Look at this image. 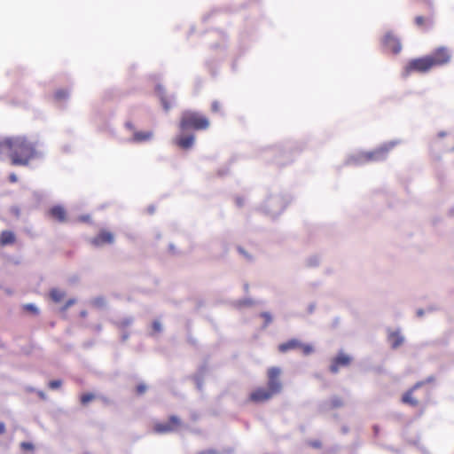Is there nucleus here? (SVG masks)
Returning <instances> with one entry per match:
<instances>
[{
	"label": "nucleus",
	"mask_w": 454,
	"mask_h": 454,
	"mask_svg": "<svg viewBox=\"0 0 454 454\" xmlns=\"http://www.w3.org/2000/svg\"><path fill=\"white\" fill-rule=\"evenodd\" d=\"M37 157L36 145L25 136L0 137V160L10 159L13 166H27Z\"/></svg>",
	"instance_id": "f257e3e1"
},
{
	"label": "nucleus",
	"mask_w": 454,
	"mask_h": 454,
	"mask_svg": "<svg viewBox=\"0 0 454 454\" xmlns=\"http://www.w3.org/2000/svg\"><path fill=\"white\" fill-rule=\"evenodd\" d=\"M400 143L398 139L385 142L373 151H356L351 153L344 164L352 167H360L371 162H378L387 159L390 150Z\"/></svg>",
	"instance_id": "f03ea898"
},
{
	"label": "nucleus",
	"mask_w": 454,
	"mask_h": 454,
	"mask_svg": "<svg viewBox=\"0 0 454 454\" xmlns=\"http://www.w3.org/2000/svg\"><path fill=\"white\" fill-rule=\"evenodd\" d=\"M209 124L207 118L198 112L185 110L182 114L181 122H179V129L184 134L192 129L195 130L206 129Z\"/></svg>",
	"instance_id": "7ed1b4c3"
},
{
	"label": "nucleus",
	"mask_w": 454,
	"mask_h": 454,
	"mask_svg": "<svg viewBox=\"0 0 454 454\" xmlns=\"http://www.w3.org/2000/svg\"><path fill=\"white\" fill-rule=\"evenodd\" d=\"M289 201V198L283 194L270 195L262 203L261 210L268 216L277 217L283 213Z\"/></svg>",
	"instance_id": "20e7f679"
},
{
	"label": "nucleus",
	"mask_w": 454,
	"mask_h": 454,
	"mask_svg": "<svg viewBox=\"0 0 454 454\" xmlns=\"http://www.w3.org/2000/svg\"><path fill=\"white\" fill-rule=\"evenodd\" d=\"M426 57L432 61L433 67H441L450 62L452 54L448 47L440 46Z\"/></svg>",
	"instance_id": "39448f33"
},
{
	"label": "nucleus",
	"mask_w": 454,
	"mask_h": 454,
	"mask_svg": "<svg viewBox=\"0 0 454 454\" xmlns=\"http://www.w3.org/2000/svg\"><path fill=\"white\" fill-rule=\"evenodd\" d=\"M433 68L432 61L426 56L410 60L405 66L403 76L406 77L413 72L426 73Z\"/></svg>",
	"instance_id": "423d86ee"
},
{
	"label": "nucleus",
	"mask_w": 454,
	"mask_h": 454,
	"mask_svg": "<svg viewBox=\"0 0 454 454\" xmlns=\"http://www.w3.org/2000/svg\"><path fill=\"white\" fill-rule=\"evenodd\" d=\"M433 149H442L452 155L454 162V135L447 132H439L435 140L432 142Z\"/></svg>",
	"instance_id": "0eeeda50"
},
{
	"label": "nucleus",
	"mask_w": 454,
	"mask_h": 454,
	"mask_svg": "<svg viewBox=\"0 0 454 454\" xmlns=\"http://www.w3.org/2000/svg\"><path fill=\"white\" fill-rule=\"evenodd\" d=\"M280 369L278 367H270L268 371V390L274 394L281 391V383L278 380Z\"/></svg>",
	"instance_id": "6e6552de"
},
{
	"label": "nucleus",
	"mask_w": 454,
	"mask_h": 454,
	"mask_svg": "<svg viewBox=\"0 0 454 454\" xmlns=\"http://www.w3.org/2000/svg\"><path fill=\"white\" fill-rule=\"evenodd\" d=\"M383 45L387 50L392 51L395 54L401 52L403 48L399 39L390 32L387 33L384 36Z\"/></svg>",
	"instance_id": "1a4fd4ad"
},
{
	"label": "nucleus",
	"mask_w": 454,
	"mask_h": 454,
	"mask_svg": "<svg viewBox=\"0 0 454 454\" xmlns=\"http://www.w3.org/2000/svg\"><path fill=\"white\" fill-rule=\"evenodd\" d=\"M433 380H434V377L433 376H429L424 381L416 382L412 388H411L409 391L405 392V394L403 396V402L404 403L411 404L413 407L417 406L418 405V401L416 399L412 398V391L416 390L417 388H419L425 383L433 382Z\"/></svg>",
	"instance_id": "9d476101"
},
{
	"label": "nucleus",
	"mask_w": 454,
	"mask_h": 454,
	"mask_svg": "<svg viewBox=\"0 0 454 454\" xmlns=\"http://www.w3.org/2000/svg\"><path fill=\"white\" fill-rule=\"evenodd\" d=\"M179 424V419L176 415L169 417L168 422L157 423L154 427V431L159 434L173 432L175 427Z\"/></svg>",
	"instance_id": "9b49d317"
},
{
	"label": "nucleus",
	"mask_w": 454,
	"mask_h": 454,
	"mask_svg": "<svg viewBox=\"0 0 454 454\" xmlns=\"http://www.w3.org/2000/svg\"><path fill=\"white\" fill-rule=\"evenodd\" d=\"M293 149V146L289 144L286 145L285 146H274V147H269L266 149V152H269V153H274L276 156V158L274 159V160L276 161V163H278V165H285L286 164V161L280 160L279 157H282V156H286V153H288L290 152V150Z\"/></svg>",
	"instance_id": "f8f14e48"
},
{
	"label": "nucleus",
	"mask_w": 454,
	"mask_h": 454,
	"mask_svg": "<svg viewBox=\"0 0 454 454\" xmlns=\"http://www.w3.org/2000/svg\"><path fill=\"white\" fill-rule=\"evenodd\" d=\"M155 92L159 97L161 106H163L164 110L169 111L173 106L172 101H175V98L173 96L169 98L167 97L164 87L160 84L156 85Z\"/></svg>",
	"instance_id": "ddd939ff"
},
{
	"label": "nucleus",
	"mask_w": 454,
	"mask_h": 454,
	"mask_svg": "<svg viewBox=\"0 0 454 454\" xmlns=\"http://www.w3.org/2000/svg\"><path fill=\"white\" fill-rule=\"evenodd\" d=\"M153 131H133L131 137L126 140V143H147L153 139Z\"/></svg>",
	"instance_id": "4468645a"
},
{
	"label": "nucleus",
	"mask_w": 454,
	"mask_h": 454,
	"mask_svg": "<svg viewBox=\"0 0 454 454\" xmlns=\"http://www.w3.org/2000/svg\"><path fill=\"white\" fill-rule=\"evenodd\" d=\"M195 137L193 134L177 135L175 143L183 150H189L194 145Z\"/></svg>",
	"instance_id": "2eb2a0df"
},
{
	"label": "nucleus",
	"mask_w": 454,
	"mask_h": 454,
	"mask_svg": "<svg viewBox=\"0 0 454 454\" xmlns=\"http://www.w3.org/2000/svg\"><path fill=\"white\" fill-rule=\"evenodd\" d=\"M350 363V356L340 353L337 357L333 358L330 365V371L332 373H338L339 367L348 366Z\"/></svg>",
	"instance_id": "dca6fc26"
},
{
	"label": "nucleus",
	"mask_w": 454,
	"mask_h": 454,
	"mask_svg": "<svg viewBox=\"0 0 454 454\" xmlns=\"http://www.w3.org/2000/svg\"><path fill=\"white\" fill-rule=\"evenodd\" d=\"M274 395V393L266 388L259 387L250 394L249 398L252 402L259 403L270 399Z\"/></svg>",
	"instance_id": "f3484780"
},
{
	"label": "nucleus",
	"mask_w": 454,
	"mask_h": 454,
	"mask_svg": "<svg viewBox=\"0 0 454 454\" xmlns=\"http://www.w3.org/2000/svg\"><path fill=\"white\" fill-rule=\"evenodd\" d=\"M114 242V235L112 232L102 231L92 239L91 243L95 247H100L105 243L111 244Z\"/></svg>",
	"instance_id": "a211bd4d"
},
{
	"label": "nucleus",
	"mask_w": 454,
	"mask_h": 454,
	"mask_svg": "<svg viewBox=\"0 0 454 454\" xmlns=\"http://www.w3.org/2000/svg\"><path fill=\"white\" fill-rule=\"evenodd\" d=\"M387 341L389 342L390 348H397L404 342V337L398 330L395 332H388Z\"/></svg>",
	"instance_id": "6ab92c4d"
},
{
	"label": "nucleus",
	"mask_w": 454,
	"mask_h": 454,
	"mask_svg": "<svg viewBox=\"0 0 454 454\" xmlns=\"http://www.w3.org/2000/svg\"><path fill=\"white\" fill-rule=\"evenodd\" d=\"M301 346H302V342L296 340V339H292V340H289L282 344H279L278 345V351L279 352H282V353H286L289 350H293L294 348H300Z\"/></svg>",
	"instance_id": "aec40b11"
},
{
	"label": "nucleus",
	"mask_w": 454,
	"mask_h": 454,
	"mask_svg": "<svg viewBox=\"0 0 454 454\" xmlns=\"http://www.w3.org/2000/svg\"><path fill=\"white\" fill-rule=\"evenodd\" d=\"M59 111L66 108L65 102H67L70 96V90L68 88H59Z\"/></svg>",
	"instance_id": "412c9836"
},
{
	"label": "nucleus",
	"mask_w": 454,
	"mask_h": 454,
	"mask_svg": "<svg viewBox=\"0 0 454 454\" xmlns=\"http://www.w3.org/2000/svg\"><path fill=\"white\" fill-rule=\"evenodd\" d=\"M206 373V366H200V368L198 369L197 373L194 374V382L196 384V387L198 391H202L203 387V377Z\"/></svg>",
	"instance_id": "4be33fe9"
},
{
	"label": "nucleus",
	"mask_w": 454,
	"mask_h": 454,
	"mask_svg": "<svg viewBox=\"0 0 454 454\" xmlns=\"http://www.w3.org/2000/svg\"><path fill=\"white\" fill-rule=\"evenodd\" d=\"M15 241V235L10 231H4L0 236V244L3 246L11 245Z\"/></svg>",
	"instance_id": "5701e85b"
},
{
	"label": "nucleus",
	"mask_w": 454,
	"mask_h": 454,
	"mask_svg": "<svg viewBox=\"0 0 454 454\" xmlns=\"http://www.w3.org/2000/svg\"><path fill=\"white\" fill-rule=\"evenodd\" d=\"M114 324L121 330H125L126 327H129L133 324V317L131 316L124 317L121 320L114 322Z\"/></svg>",
	"instance_id": "b1692460"
},
{
	"label": "nucleus",
	"mask_w": 454,
	"mask_h": 454,
	"mask_svg": "<svg viewBox=\"0 0 454 454\" xmlns=\"http://www.w3.org/2000/svg\"><path fill=\"white\" fill-rule=\"evenodd\" d=\"M91 305L94 308L103 309L106 307V300L102 296H98L90 301Z\"/></svg>",
	"instance_id": "393cba45"
},
{
	"label": "nucleus",
	"mask_w": 454,
	"mask_h": 454,
	"mask_svg": "<svg viewBox=\"0 0 454 454\" xmlns=\"http://www.w3.org/2000/svg\"><path fill=\"white\" fill-rule=\"evenodd\" d=\"M23 309L32 313L34 316H37L39 314V309L35 304L27 303L23 305Z\"/></svg>",
	"instance_id": "a878e982"
},
{
	"label": "nucleus",
	"mask_w": 454,
	"mask_h": 454,
	"mask_svg": "<svg viewBox=\"0 0 454 454\" xmlns=\"http://www.w3.org/2000/svg\"><path fill=\"white\" fill-rule=\"evenodd\" d=\"M330 408H339L343 405L342 400L340 397L338 396H333L330 400Z\"/></svg>",
	"instance_id": "bb28decb"
},
{
	"label": "nucleus",
	"mask_w": 454,
	"mask_h": 454,
	"mask_svg": "<svg viewBox=\"0 0 454 454\" xmlns=\"http://www.w3.org/2000/svg\"><path fill=\"white\" fill-rule=\"evenodd\" d=\"M260 317L264 318V325H262V328H266L272 321V316L267 311L261 312Z\"/></svg>",
	"instance_id": "cd10ccee"
},
{
	"label": "nucleus",
	"mask_w": 454,
	"mask_h": 454,
	"mask_svg": "<svg viewBox=\"0 0 454 454\" xmlns=\"http://www.w3.org/2000/svg\"><path fill=\"white\" fill-rule=\"evenodd\" d=\"M94 398V395L91 393H86L82 395V397H80V401H82V404H87L89 402H90Z\"/></svg>",
	"instance_id": "c85d7f7f"
},
{
	"label": "nucleus",
	"mask_w": 454,
	"mask_h": 454,
	"mask_svg": "<svg viewBox=\"0 0 454 454\" xmlns=\"http://www.w3.org/2000/svg\"><path fill=\"white\" fill-rule=\"evenodd\" d=\"M20 448L22 450H29V451H33L35 449L34 444L30 442H22L20 443Z\"/></svg>",
	"instance_id": "c756f323"
},
{
	"label": "nucleus",
	"mask_w": 454,
	"mask_h": 454,
	"mask_svg": "<svg viewBox=\"0 0 454 454\" xmlns=\"http://www.w3.org/2000/svg\"><path fill=\"white\" fill-rule=\"evenodd\" d=\"M75 302H76V299L75 298H69L67 300V301L66 302V304L64 305V307L59 309V312H63L64 310H66L67 308H69L70 306H72Z\"/></svg>",
	"instance_id": "7c9ffc66"
},
{
	"label": "nucleus",
	"mask_w": 454,
	"mask_h": 454,
	"mask_svg": "<svg viewBox=\"0 0 454 454\" xmlns=\"http://www.w3.org/2000/svg\"><path fill=\"white\" fill-rule=\"evenodd\" d=\"M66 220V209L64 207L59 205V223Z\"/></svg>",
	"instance_id": "2f4dec72"
},
{
	"label": "nucleus",
	"mask_w": 454,
	"mask_h": 454,
	"mask_svg": "<svg viewBox=\"0 0 454 454\" xmlns=\"http://www.w3.org/2000/svg\"><path fill=\"white\" fill-rule=\"evenodd\" d=\"M300 348H302V351H303V354L305 356H309L312 353L313 351V348L311 345H309V344H303L302 343V346H301Z\"/></svg>",
	"instance_id": "473e14b6"
},
{
	"label": "nucleus",
	"mask_w": 454,
	"mask_h": 454,
	"mask_svg": "<svg viewBox=\"0 0 454 454\" xmlns=\"http://www.w3.org/2000/svg\"><path fill=\"white\" fill-rule=\"evenodd\" d=\"M252 302H253L252 299L245 298V299L239 300L238 305H239V307H245V306L251 305Z\"/></svg>",
	"instance_id": "72a5a7b5"
},
{
	"label": "nucleus",
	"mask_w": 454,
	"mask_h": 454,
	"mask_svg": "<svg viewBox=\"0 0 454 454\" xmlns=\"http://www.w3.org/2000/svg\"><path fill=\"white\" fill-rule=\"evenodd\" d=\"M152 329L154 331V333H160L161 332V324L155 320L152 323Z\"/></svg>",
	"instance_id": "f704fd0d"
},
{
	"label": "nucleus",
	"mask_w": 454,
	"mask_h": 454,
	"mask_svg": "<svg viewBox=\"0 0 454 454\" xmlns=\"http://www.w3.org/2000/svg\"><path fill=\"white\" fill-rule=\"evenodd\" d=\"M318 264V258L316 256L309 258L307 260V265L309 267H316Z\"/></svg>",
	"instance_id": "c9c22d12"
},
{
	"label": "nucleus",
	"mask_w": 454,
	"mask_h": 454,
	"mask_svg": "<svg viewBox=\"0 0 454 454\" xmlns=\"http://www.w3.org/2000/svg\"><path fill=\"white\" fill-rule=\"evenodd\" d=\"M146 390H147V386L144 383H140L137 387V392L139 395L145 393Z\"/></svg>",
	"instance_id": "e433bc0d"
},
{
	"label": "nucleus",
	"mask_w": 454,
	"mask_h": 454,
	"mask_svg": "<svg viewBox=\"0 0 454 454\" xmlns=\"http://www.w3.org/2000/svg\"><path fill=\"white\" fill-rule=\"evenodd\" d=\"M238 251L240 254H242L245 258H247V260H250L251 259V256L249 255V254L247 253V250H245L243 247H238Z\"/></svg>",
	"instance_id": "4c0bfd02"
},
{
	"label": "nucleus",
	"mask_w": 454,
	"mask_h": 454,
	"mask_svg": "<svg viewBox=\"0 0 454 454\" xmlns=\"http://www.w3.org/2000/svg\"><path fill=\"white\" fill-rule=\"evenodd\" d=\"M309 445L312 446L315 449H319L322 447V443L318 440H313L309 442Z\"/></svg>",
	"instance_id": "58836bf2"
},
{
	"label": "nucleus",
	"mask_w": 454,
	"mask_h": 454,
	"mask_svg": "<svg viewBox=\"0 0 454 454\" xmlns=\"http://www.w3.org/2000/svg\"><path fill=\"white\" fill-rule=\"evenodd\" d=\"M212 111L218 112L220 111V104L218 101H213L212 103Z\"/></svg>",
	"instance_id": "ea45409f"
},
{
	"label": "nucleus",
	"mask_w": 454,
	"mask_h": 454,
	"mask_svg": "<svg viewBox=\"0 0 454 454\" xmlns=\"http://www.w3.org/2000/svg\"><path fill=\"white\" fill-rule=\"evenodd\" d=\"M124 127L131 131H136L135 127L130 121H128L127 122H125Z\"/></svg>",
	"instance_id": "a19ab883"
},
{
	"label": "nucleus",
	"mask_w": 454,
	"mask_h": 454,
	"mask_svg": "<svg viewBox=\"0 0 454 454\" xmlns=\"http://www.w3.org/2000/svg\"><path fill=\"white\" fill-rule=\"evenodd\" d=\"M121 341H126V340H129V332H127V331L122 330V333H121Z\"/></svg>",
	"instance_id": "79ce46f5"
},
{
	"label": "nucleus",
	"mask_w": 454,
	"mask_h": 454,
	"mask_svg": "<svg viewBox=\"0 0 454 454\" xmlns=\"http://www.w3.org/2000/svg\"><path fill=\"white\" fill-rule=\"evenodd\" d=\"M50 298L57 302V289H53L50 292Z\"/></svg>",
	"instance_id": "37998d69"
},
{
	"label": "nucleus",
	"mask_w": 454,
	"mask_h": 454,
	"mask_svg": "<svg viewBox=\"0 0 454 454\" xmlns=\"http://www.w3.org/2000/svg\"><path fill=\"white\" fill-rule=\"evenodd\" d=\"M197 454H217L216 450L210 449L198 452Z\"/></svg>",
	"instance_id": "c03bdc74"
},
{
	"label": "nucleus",
	"mask_w": 454,
	"mask_h": 454,
	"mask_svg": "<svg viewBox=\"0 0 454 454\" xmlns=\"http://www.w3.org/2000/svg\"><path fill=\"white\" fill-rule=\"evenodd\" d=\"M424 22V18L422 16H419L415 18V23L417 26H421Z\"/></svg>",
	"instance_id": "a18cd8bd"
},
{
	"label": "nucleus",
	"mask_w": 454,
	"mask_h": 454,
	"mask_svg": "<svg viewBox=\"0 0 454 454\" xmlns=\"http://www.w3.org/2000/svg\"><path fill=\"white\" fill-rule=\"evenodd\" d=\"M78 220L82 223H89L90 222V215H85L82 216L78 217Z\"/></svg>",
	"instance_id": "49530a36"
},
{
	"label": "nucleus",
	"mask_w": 454,
	"mask_h": 454,
	"mask_svg": "<svg viewBox=\"0 0 454 454\" xmlns=\"http://www.w3.org/2000/svg\"><path fill=\"white\" fill-rule=\"evenodd\" d=\"M50 214L51 216L57 217V207H51Z\"/></svg>",
	"instance_id": "de8ad7c7"
},
{
	"label": "nucleus",
	"mask_w": 454,
	"mask_h": 454,
	"mask_svg": "<svg viewBox=\"0 0 454 454\" xmlns=\"http://www.w3.org/2000/svg\"><path fill=\"white\" fill-rule=\"evenodd\" d=\"M49 387L51 389H57V380H51L49 382Z\"/></svg>",
	"instance_id": "09e8293b"
},
{
	"label": "nucleus",
	"mask_w": 454,
	"mask_h": 454,
	"mask_svg": "<svg viewBox=\"0 0 454 454\" xmlns=\"http://www.w3.org/2000/svg\"><path fill=\"white\" fill-rule=\"evenodd\" d=\"M5 432V425L4 422H0V434H3Z\"/></svg>",
	"instance_id": "8fccbe9b"
},
{
	"label": "nucleus",
	"mask_w": 454,
	"mask_h": 454,
	"mask_svg": "<svg viewBox=\"0 0 454 454\" xmlns=\"http://www.w3.org/2000/svg\"><path fill=\"white\" fill-rule=\"evenodd\" d=\"M9 178H10V181H11L12 183H15V182L17 181V176H16V175H14V174H12V175L9 176Z\"/></svg>",
	"instance_id": "3c124183"
},
{
	"label": "nucleus",
	"mask_w": 454,
	"mask_h": 454,
	"mask_svg": "<svg viewBox=\"0 0 454 454\" xmlns=\"http://www.w3.org/2000/svg\"><path fill=\"white\" fill-rule=\"evenodd\" d=\"M416 315H417V317H421V316H423V315H424V309H417V311H416Z\"/></svg>",
	"instance_id": "603ef678"
},
{
	"label": "nucleus",
	"mask_w": 454,
	"mask_h": 454,
	"mask_svg": "<svg viewBox=\"0 0 454 454\" xmlns=\"http://www.w3.org/2000/svg\"><path fill=\"white\" fill-rule=\"evenodd\" d=\"M237 205L238 207H241L243 205L244 200L241 198H237Z\"/></svg>",
	"instance_id": "864d4df0"
},
{
	"label": "nucleus",
	"mask_w": 454,
	"mask_h": 454,
	"mask_svg": "<svg viewBox=\"0 0 454 454\" xmlns=\"http://www.w3.org/2000/svg\"><path fill=\"white\" fill-rule=\"evenodd\" d=\"M315 309V304L314 303H311L309 306V312L311 314L313 313Z\"/></svg>",
	"instance_id": "5fc2aeb1"
},
{
	"label": "nucleus",
	"mask_w": 454,
	"mask_h": 454,
	"mask_svg": "<svg viewBox=\"0 0 454 454\" xmlns=\"http://www.w3.org/2000/svg\"><path fill=\"white\" fill-rule=\"evenodd\" d=\"M58 296H59V301L60 299L65 296V292H62V291L59 290Z\"/></svg>",
	"instance_id": "6e6d98bb"
},
{
	"label": "nucleus",
	"mask_w": 454,
	"mask_h": 454,
	"mask_svg": "<svg viewBox=\"0 0 454 454\" xmlns=\"http://www.w3.org/2000/svg\"><path fill=\"white\" fill-rule=\"evenodd\" d=\"M37 394H38V395H39V397H40V398H42V399H45V394H44L43 391L39 390V391L37 392Z\"/></svg>",
	"instance_id": "4d7b16f0"
},
{
	"label": "nucleus",
	"mask_w": 454,
	"mask_h": 454,
	"mask_svg": "<svg viewBox=\"0 0 454 454\" xmlns=\"http://www.w3.org/2000/svg\"><path fill=\"white\" fill-rule=\"evenodd\" d=\"M154 211H155V207L154 206H150L148 207L149 214H153Z\"/></svg>",
	"instance_id": "13d9d810"
},
{
	"label": "nucleus",
	"mask_w": 454,
	"mask_h": 454,
	"mask_svg": "<svg viewBox=\"0 0 454 454\" xmlns=\"http://www.w3.org/2000/svg\"><path fill=\"white\" fill-rule=\"evenodd\" d=\"M79 316L82 317H87V311L86 310L80 311Z\"/></svg>",
	"instance_id": "bf43d9fd"
},
{
	"label": "nucleus",
	"mask_w": 454,
	"mask_h": 454,
	"mask_svg": "<svg viewBox=\"0 0 454 454\" xmlns=\"http://www.w3.org/2000/svg\"><path fill=\"white\" fill-rule=\"evenodd\" d=\"M76 281H77V278L75 276L74 277H71L69 278V282L70 283H76Z\"/></svg>",
	"instance_id": "052dcab7"
},
{
	"label": "nucleus",
	"mask_w": 454,
	"mask_h": 454,
	"mask_svg": "<svg viewBox=\"0 0 454 454\" xmlns=\"http://www.w3.org/2000/svg\"><path fill=\"white\" fill-rule=\"evenodd\" d=\"M168 249H169V251H175V245H174V244H172V243H170V244L168 245Z\"/></svg>",
	"instance_id": "680f3d73"
},
{
	"label": "nucleus",
	"mask_w": 454,
	"mask_h": 454,
	"mask_svg": "<svg viewBox=\"0 0 454 454\" xmlns=\"http://www.w3.org/2000/svg\"><path fill=\"white\" fill-rule=\"evenodd\" d=\"M101 329H102L101 325H96V331H97V332H100V331H101Z\"/></svg>",
	"instance_id": "e2e57ef3"
},
{
	"label": "nucleus",
	"mask_w": 454,
	"mask_h": 454,
	"mask_svg": "<svg viewBox=\"0 0 454 454\" xmlns=\"http://www.w3.org/2000/svg\"><path fill=\"white\" fill-rule=\"evenodd\" d=\"M374 432H375V434H378V432H379V430H378V427H377V426H375V427H374Z\"/></svg>",
	"instance_id": "0e129e2a"
},
{
	"label": "nucleus",
	"mask_w": 454,
	"mask_h": 454,
	"mask_svg": "<svg viewBox=\"0 0 454 454\" xmlns=\"http://www.w3.org/2000/svg\"><path fill=\"white\" fill-rule=\"evenodd\" d=\"M450 213H451L452 215H454V208H452V209L450 210Z\"/></svg>",
	"instance_id": "69168bd1"
},
{
	"label": "nucleus",
	"mask_w": 454,
	"mask_h": 454,
	"mask_svg": "<svg viewBox=\"0 0 454 454\" xmlns=\"http://www.w3.org/2000/svg\"><path fill=\"white\" fill-rule=\"evenodd\" d=\"M4 348V345L0 343V348Z\"/></svg>",
	"instance_id": "338daca9"
}]
</instances>
